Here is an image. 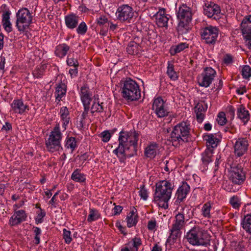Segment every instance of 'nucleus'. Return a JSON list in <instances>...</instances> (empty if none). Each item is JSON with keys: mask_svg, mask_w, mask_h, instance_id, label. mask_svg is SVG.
<instances>
[{"mask_svg": "<svg viewBox=\"0 0 251 251\" xmlns=\"http://www.w3.org/2000/svg\"><path fill=\"white\" fill-rule=\"evenodd\" d=\"M139 133L134 129L129 131H121L118 137L119 145L113 152L121 163L125 164L127 158L137 155Z\"/></svg>", "mask_w": 251, "mask_h": 251, "instance_id": "obj_1", "label": "nucleus"}, {"mask_svg": "<svg viewBox=\"0 0 251 251\" xmlns=\"http://www.w3.org/2000/svg\"><path fill=\"white\" fill-rule=\"evenodd\" d=\"M174 184L166 180H160L155 184L153 201L159 207L166 209L168 201L171 199Z\"/></svg>", "mask_w": 251, "mask_h": 251, "instance_id": "obj_2", "label": "nucleus"}, {"mask_svg": "<svg viewBox=\"0 0 251 251\" xmlns=\"http://www.w3.org/2000/svg\"><path fill=\"white\" fill-rule=\"evenodd\" d=\"M190 125L187 122H181L173 127L171 133V141L173 145L177 146L187 142L190 136Z\"/></svg>", "mask_w": 251, "mask_h": 251, "instance_id": "obj_3", "label": "nucleus"}, {"mask_svg": "<svg viewBox=\"0 0 251 251\" xmlns=\"http://www.w3.org/2000/svg\"><path fill=\"white\" fill-rule=\"evenodd\" d=\"M186 238L188 242L193 246L207 247L209 245L210 237L200 226H195L187 233Z\"/></svg>", "mask_w": 251, "mask_h": 251, "instance_id": "obj_4", "label": "nucleus"}, {"mask_svg": "<svg viewBox=\"0 0 251 251\" xmlns=\"http://www.w3.org/2000/svg\"><path fill=\"white\" fill-rule=\"evenodd\" d=\"M122 95L128 101L138 100L141 97V90L138 83L134 80L127 78L122 81Z\"/></svg>", "mask_w": 251, "mask_h": 251, "instance_id": "obj_5", "label": "nucleus"}, {"mask_svg": "<svg viewBox=\"0 0 251 251\" xmlns=\"http://www.w3.org/2000/svg\"><path fill=\"white\" fill-rule=\"evenodd\" d=\"M15 26L20 32L27 31L32 23V13L26 8H22L16 13Z\"/></svg>", "mask_w": 251, "mask_h": 251, "instance_id": "obj_6", "label": "nucleus"}, {"mask_svg": "<svg viewBox=\"0 0 251 251\" xmlns=\"http://www.w3.org/2000/svg\"><path fill=\"white\" fill-rule=\"evenodd\" d=\"M62 136L60 125L57 124L45 142L46 148L49 151L53 152L58 151L60 148L62 149L61 146Z\"/></svg>", "mask_w": 251, "mask_h": 251, "instance_id": "obj_7", "label": "nucleus"}, {"mask_svg": "<svg viewBox=\"0 0 251 251\" xmlns=\"http://www.w3.org/2000/svg\"><path fill=\"white\" fill-rule=\"evenodd\" d=\"M192 15L191 8L186 4H182L178 8L177 13V17L179 20L177 27L178 31L183 33L184 30L188 29V25L192 20Z\"/></svg>", "mask_w": 251, "mask_h": 251, "instance_id": "obj_8", "label": "nucleus"}, {"mask_svg": "<svg viewBox=\"0 0 251 251\" xmlns=\"http://www.w3.org/2000/svg\"><path fill=\"white\" fill-rule=\"evenodd\" d=\"M219 34V29L216 26L208 25L201 29V35L204 42L209 45L216 43Z\"/></svg>", "mask_w": 251, "mask_h": 251, "instance_id": "obj_9", "label": "nucleus"}, {"mask_svg": "<svg viewBox=\"0 0 251 251\" xmlns=\"http://www.w3.org/2000/svg\"><path fill=\"white\" fill-rule=\"evenodd\" d=\"M216 72L211 67H206L201 74L197 77V81L200 86L207 87L213 81Z\"/></svg>", "mask_w": 251, "mask_h": 251, "instance_id": "obj_10", "label": "nucleus"}, {"mask_svg": "<svg viewBox=\"0 0 251 251\" xmlns=\"http://www.w3.org/2000/svg\"><path fill=\"white\" fill-rule=\"evenodd\" d=\"M240 27L246 45L249 49H251V14L243 18Z\"/></svg>", "mask_w": 251, "mask_h": 251, "instance_id": "obj_11", "label": "nucleus"}, {"mask_svg": "<svg viewBox=\"0 0 251 251\" xmlns=\"http://www.w3.org/2000/svg\"><path fill=\"white\" fill-rule=\"evenodd\" d=\"M203 9L205 16L215 20H219L222 15L220 6L212 1L205 3Z\"/></svg>", "mask_w": 251, "mask_h": 251, "instance_id": "obj_12", "label": "nucleus"}, {"mask_svg": "<svg viewBox=\"0 0 251 251\" xmlns=\"http://www.w3.org/2000/svg\"><path fill=\"white\" fill-rule=\"evenodd\" d=\"M246 178V173L241 166L231 167L229 172V179L234 184L241 185Z\"/></svg>", "mask_w": 251, "mask_h": 251, "instance_id": "obj_13", "label": "nucleus"}, {"mask_svg": "<svg viewBox=\"0 0 251 251\" xmlns=\"http://www.w3.org/2000/svg\"><path fill=\"white\" fill-rule=\"evenodd\" d=\"M133 15V9L128 4L121 5L116 11L117 18L122 22L127 21L129 23Z\"/></svg>", "mask_w": 251, "mask_h": 251, "instance_id": "obj_14", "label": "nucleus"}, {"mask_svg": "<svg viewBox=\"0 0 251 251\" xmlns=\"http://www.w3.org/2000/svg\"><path fill=\"white\" fill-rule=\"evenodd\" d=\"M152 109L158 118H163L168 116L169 111L167 104L160 97L155 99L152 105Z\"/></svg>", "mask_w": 251, "mask_h": 251, "instance_id": "obj_15", "label": "nucleus"}, {"mask_svg": "<svg viewBox=\"0 0 251 251\" xmlns=\"http://www.w3.org/2000/svg\"><path fill=\"white\" fill-rule=\"evenodd\" d=\"M11 112L13 114L22 115L29 110V106L22 99H15L10 104Z\"/></svg>", "mask_w": 251, "mask_h": 251, "instance_id": "obj_16", "label": "nucleus"}, {"mask_svg": "<svg viewBox=\"0 0 251 251\" xmlns=\"http://www.w3.org/2000/svg\"><path fill=\"white\" fill-rule=\"evenodd\" d=\"M249 143L246 138H240L235 142L234 145V152L238 157L243 156L247 152L248 149Z\"/></svg>", "mask_w": 251, "mask_h": 251, "instance_id": "obj_17", "label": "nucleus"}, {"mask_svg": "<svg viewBox=\"0 0 251 251\" xmlns=\"http://www.w3.org/2000/svg\"><path fill=\"white\" fill-rule=\"evenodd\" d=\"M27 215L24 210L15 211L9 220V224L11 226H14L20 224L26 221Z\"/></svg>", "mask_w": 251, "mask_h": 251, "instance_id": "obj_18", "label": "nucleus"}, {"mask_svg": "<svg viewBox=\"0 0 251 251\" xmlns=\"http://www.w3.org/2000/svg\"><path fill=\"white\" fill-rule=\"evenodd\" d=\"M80 97L83 105H90L92 94L88 85L84 84L80 88Z\"/></svg>", "mask_w": 251, "mask_h": 251, "instance_id": "obj_19", "label": "nucleus"}, {"mask_svg": "<svg viewBox=\"0 0 251 251\" xmlns=\"http://www.w3.org/2000/svg\"><path fill=\"white\" fill-rule=\"evenodd\" d=\"M156 25L161 27H167L169 17L165 14V9L161 8L154 15Z\"/></svg>", "mask_w": 251, "mask_h": 251, "instance_id": "obj_20", "label": "nucleus"}, {"mask_svg": "<svg viewBox=\"0 0 251 251\" xmlns=\"http://www.w3.org/2000/svg\"><path fill=\"white\" fill-rule=\"evenodd\" d=\"M55 86L54 95L56 101H57V103H59L62 98L66 95L67 92V85L62 81H60V82L56 83Z\"/></svg>", "mask_w": 251, "mask_h": 251, "instance_id": "obj_21", "label": "nucleus"}, {"mask_svg": "<svg viewBox=\"0 0 251 251\" xmlns=\"http://www.w3.org/2000/svg\"><path fill=\"white\" fill-rule=\"evenodd\" d=\"M190 186L186 182H182L181 186H180L176 193V200L182 201L184 199L186 198L187 194L190 191Z\"/></svg>", "mask_w": 251, "mask_h": 251, "instance_id": "obj_22", "label": "nucleus"}, {"mask_svg": "<svg viewBox=\"0 0 251 251\" xmlns=\"http://www.w3.org/2000/svg\"><path fill=\"white\" fill-rule=\"evenodd\" d=\"M79 18L75 14H70L65 17L66 26L70 29H74L78 25Z\"/></svg>", "mask_w": 251, "mask_h": 251, "instance_id": "obj_23", "label": "nucleus"}, {"mask_svg": "<svg viewBox=\"0 0 251 251\" xmlns=\"http://www.w3.org/2000/svg\"><path fill=\"white\" fill-rule=\"evenodd\" d=\"M105 107L104 106V103L103 102H100L99 96H94V100L93 101V104L91 107V113L92 115H94L95 113H102L105 111Z\"/></svg>", "mask_w": 251, "mask_h": 251, "instance_id": "obj_24", "label": "nucleus"}, {"mask_svg": "<svg viewBox=\"0 0 251 251\" xmlns=\"http://www.w3.org/2000/svg\"><path fill=\"white\" fill-rule=\"evenodd\" d=\"M11 12L8 10L3 12L2 15V25L4 29L8 32L12 31V24L10 21Z\"/></svg>", "mask_w": 251, "mask_h": 251, "instance_id": "obj_25", "label": "nucleus"}, {"mask_svg": "<svg viewBox=\"0 0 251 251\" xmlns=\"http://www.w3.org/2000/svg\"><path fill=\"white\" fill-rule=\"evenodd\" d=\"M59 114L62 122V126L64 129H66L70 120V113L68 108L66 106L61 107Z\"/></svg>", "mask_w": 251, "mask_h": 251, "instance_id": "obj_26", "label": "nucleus"}, {"mask_svg": "<svg viewBox=\"0 0 251 251\" xmlns=\"http://www.w3.org/2000/svg\"><path fill=\"white\" fill-rule=\"evenodd\" d=\"M237 117L240 119L244 124H246L250 120V114L243 105H239L237 108Z\"/></svg>", "mask_w": 251, "mask_h": 251, "instance_id": "obj_27", "label": "nucleus"}, {"mask_svg": "<svg viewBox=\"0 0 251 251\" xmlns=\"http://www.w3.org/2000/svg\"><path fill=\"white\" fill-rule=\"evenodd\" d=\"M203 139L206 142L207 146L214 148L217 146L220 139L217 137L216 134H207L204 135Z\"/></svg>", "mask_w": 251, "mask_h": 251, "instance_id": "obj_28", "label": "nucleus"}, {"mask_svg": "<svg viewBox=\"0 0 251 251\" xmlns=\"http://www.w3.org/2000/svg\"><path fill=\"white\" fill-rule=\"evenodd\" d=\"M70 50V47L66 44H61L57 45L55 48V54L60 58H63L67 53Z\"/></svg>", "mask_w": 251, "mask_h": 251, "instance_id": "obj_29", "label": "nucleus"}, {"mask_svg": "<svg viewBox=\"0 0 251 251\" xmlns=\"http://www.w3.org/2000/svg\"><path fill=\"white\" fill-rule=\"evenodd\" d=\"M157 148L158 145L155 143L149 145L145 149V155L147 157L154 158L156 155Z\"/></svg>", "mask_w": 251, "mask_h": 251, "instance_id": "obj_30", "label": "nucleus"}, {"mask_svg": "<svg viewBox=\"0 0 251 251\" xmlns=\"http://www.w3.org/2000/svg\"><path fill=\"white\" fill-rule=\"evenodd\" d=\"M71 179L75 182L82 183L86 181L85 175L80 173L79 169H75L71 175Z\"/></svg>", "mask_w": 251, "mask_h": 251, "instance_id": "obj_31", "label": "nucleus"}, {"mask_svg": "<svg viewBox=\"0 0 251 251\" xmlns=\"http://www.w3.org/2000/svg\"><path fill=\"white\" fill-rule=\"evenodd\" d=\"M142 242L140 238L135 237L131 240L128 242L127 245L130 248V251H138L139 247L142 245Z\"/></svg>", "mask_w": 251, "mask_h": 251, "instance_id": "obj_32", "label": "nucleus"}, {"mask_svg": "<svg viewBox=\"0 0 251 251\" xmlns=\"http://www.w3.org/2000/svg\"><path fill=\"white\" fill-rule=\"evenodd\" d=\"M141 50V47L140 45L133 42H129L126 48V51L128 54L131 55L138 54Z\"/></svg>", "mask_w": 251, "mask_h": 251, "instance_id": "obj_33", "label": "nucleus"}, {"mask_svg": "<svg viewBox=\"0 0 251 251\" xmlns=\"http://www.w3.org/2000/svg\"><path fill=\"white\" fill-rule=\"evenodd\" d=\"M181 228L172 226V228L170 229L171 233L167 241H171L172 240V242H175L178 238L180 237L182 233L181 231Z\"/></svg>", "mask_w": 251, "mask_h": 251, "instance_id": "obj_34", "label": "nucleus"}, {"mask_svg": "<svg viewBox=\"0 0 251 251\" xmlns=\"http://www.w3.org/2000/svg\"><path fill=\"white\" fill-rule=\"evenodd\" d=\"M193 211L191 208L187 205H185L181 207L179 211H178L177 214H181L183 217L186 218V221H188L193 216Z\"/></svg>", "mask_w": 251, "mask_h": 251, "instance_id": "obj_35", "label": "nucleus"}, {"mask_svg": "<svg viewBox=\"0 0 251 251\" xmlns=\"http://www.w3.org/2000/svg\"><path fill=\"white\" fill-rule=\"evenodd\" d=\"M175 220L172 226L182 229L185 224V217L181 214H176L175 215Z\"/></svg>", "mask_w": 251, "mask_h": 251, "instance_id": "obj_36", "label": "nucleus"}, {"mask_svg": "<svg viewBox=\"0 0 251 251\" xmlns=\"http://www.w3.org/2000/svg\"><path fill=\"white\" fill-rule=\"evenodd\" d=\"M167 74L169 78L173 80H176L178 78L177 75L174 70V66L170 62H168Z\"/></svg>", "mask_w": 251, "mask_h": 251, "instance_id": "obj_37", "label": "nucleus"}, {"mask_svg": "<svg viewBox=\"0 0 251 251\" xmlns=\"http://www.w3.org/2000/svg\"><path fill=\"white\" fill-rule=\"evenodd\" d=\"M89 213L87 218V221L89 223L96 221L100 217V214L96 209H90Z\"/></svg>", "mask_w": 251, "mask_h": 251, "instance_id": "obj_38", "label": "nucleus"}, {"mask_svg": "<svg viewBox=\"0 0 251 251\" xmlns=\"http://www.w3.org/2000/svg\"><path fill=\"white\" fill-rule=\"evenodd\" d=\"M242 224L246 232L251 234V215L245 216Z\"/></svg>", "mask_w": 251, "mask_h": 251, "instance_id": "obj_39", "label": "nucleus"}, {"mask_svg": "<svg viewBox=\"0 0 251 251\" xmlns=\"http://www.w3.org/2000/svg\"><path fill=\"white\" fill-rule=\"evenodd\" d=\"M189 45L186 43H181L175 47H172L171 50V53L172 55L179 53L184 49L188 48Z\"/></svg>", "mask_w": 251, "mask_h": 251, "instance_id": "obj_40", "label": "nucleus"}, {"mask_svg": "<svg viewBox=\"0 0 251 251\" xmlns=\"http://www.w3.org/2000/svg\"><path fill=\"white\" fill-rule=\"evenodd\" d=\"M212 157V151L210 150H206L202 153L201 160L203 164L207 165L211 162Z\"/></svg>", "mask_w": 251, "mask_h": 251, "instance_id": "obj_41", "label": "nucleus"}, {"mask_svg": "<svg viewBox=\"0 0 251 251\" xmlns=\"http://www.w3.org/2000/svg\"><path fill=\"white\" fill-rule=\"evenodd\" d=\"M45 68V65L37 67L32 72L33 76L37 78H41L44 74Z\"/></svg>", "mask_w": 251, "mask_h": 251, "instance_id": "obj_42", "label": "nucleus"}, {"mask_svg": "<svg viewBox=\"0 0 251 251\" xmlns=\"http://www.w3.org/2000/svg\"><path fill=\"white\" fill-rule=\"evenodd\" d=\"M211 209V204L209 202H207L203 204L201 209V213L203 217L207 218H210V210Z\"/></svg>", "mask_w": 251, "mask_h": 251, "instance_id": "obj_43", "label": "nucleus"}, {"mask_svg": "<svg viewBox=\"0 0 251 251\" xmlns=\"http://www.w3.org/2000/svg\"><path fill=\"white\" fill-rule=\"evenodd\" d=\"M207 109V105L204 102H198L194 107L196 114L206 112Z\"/></svg>", "mask_w": 251, "mask_h": 251, "instance_id": "obj_44", "label": "nucleus"}, {"mask_svg": "<svg viewBox=\"0 0 251 251\" xmlns=\"http://www.w3.org/2000/svg\"><path fill=\"white\" fill-rule=\"evenodd\" d=\"M65 147L69 149H71V152H72L76 147V142L75 137H71L67 139L65 145Z\"/></svg>", "mask_w": 251, "mask_h": 251, "instance_id": "obj_45", "label": "nucleus"}, {"mask_svg": "<svg viewBox=\"0 0 251 251\" xmlns=\"http://www.w3.org/2000/svg\"><path fill=\"white\" fill-rule=\"evenodd\" d=\"M87 29L86 23L84 22H82L79 25L78 24L76 30L78 34L83 35L87 32Z\"/></svg>", "mask_w": 251, "mask_h": 251, "instance_id": "obj_46", "label": "nucleus"}, {"mask_svg": "<svg viewBox=\"0 0 251 251\" xmlns=\"http://www.w3.org/2000/svg\"><path fill=\"white\" fill-rule=\"evenodd\" d=\"M84 107V111L82 112L81 117H80V124L83 126L84 124V120L87 118L88 116V113L90 109V105H83Z\"/></svg>", "mask_w": 251, "mask_h": 251, "instance_id": "obj_47", "label": "nucleus"}, {"mask_svg": "<svg viewBox=\"0 0 251 251\" xmlns=\"http://www.w3.org/2000/svg\"><path fill=\"white\" fill-rule=\"evenodd\" d=\"M223 188L228 192H236L238 190V189L237 188L234 184H230L226 181L223 184Z\"/></svg>", "mask_w": 251, "mask_h": 251, "instance_id": "obj_48", "label": "nucleus"}, {"mask_svg": "<svg viewBox=\"0 0 251 251\" xmlns=\"http://www.w3.org/2000/svg\"><path fill=\"white\" fill-rule=\"evenodd\" d=\"M230 203L234 208H238L241 204L240 198L237 196H233L230 199Z\"/></svg>", "mask_w": 251, "mask_h": 251, "instance_id": "obj_49", "label": "nucleus"}, {"mask_svg": "<svg viewBox=\"0 0 251 251\" xmlns=\"http://www.w3.org/2000/svg\"><path fill=\"white\" fill-rule=\"evenodd\" d=\"M242 75L245 79L251 76V68L248 65H245L242 69Z\"/></svg>", "mask_w": 251, "mask_h": 251, "instance_id": "obj_50", "label": "nucleus"}, {"mask_svg": "<svg viewBox=\"0 0 251 251\" xmlns=\"http://www.w3.org/2000/svg\"><path fill=\"white\" fill-rule=\"evenodd\" d=\"M71 231L67 230L66 228L63 230V238L65 242L69 244L72 241V238L71 236Z\"/></svg>", "mask_w": 251, "mask_h": 251, "instance_id": "obj_51", "label": "nucleus"}, {"mask_svg": "<svg viewBox=\"0 0 251 251\" xmlns=\"http://www.w3.org/2000/svg\"><path fill=\"white\" fill-rule=\"evenodd\" d=\"M33 232L35 234L34 239L35 241V244L38 245L40 242V236L41 234V230L38 227H33Z\"/></svg>", "mask_w": 251, "mask_h": 251, "instance_id": "obj_52", "label": "nucleus"}, {"mask_svg": "<svg viewBox=\"0 0 251 251\" xmlns=\"http://www.w3.org/2000/svg\"><path fill=\"white\" fill-rule=\"evenodd\" d=\"M96 22L97 24L100 26H103L106 24H108V25H109L107 18L104 15H100V17H98Z\"/></svg>", "mask_w": 251, "mask_h": 251, "instance_id": "obj_53", "label": "nucleus"}, {"mask_svg": "<svg viewBox=\"0 0 251 251\" xmlns=\"http://www.w3.org/2000/svg\"><path fill=\"white\" fill-rule=\"evenodd\" d=\"M99 136L103 142L106 143L109 141L111 135L108 130H104L99 135Z\"/></svg>", "mask_w": 251, "mask_h": 251, "instance_id": "obj_54", "label": "nucleus"}, {"mask_svg": "<svg viewBox=\"0 0 251 251\" xmlns=\"http://www.w3.org/2000/svg\"><path fill=\"white\" fill-rule=\"evenodd\" d=\"M139 195L141 198L146 201L148 198V193L147 190L145 188V185H142L140 187V190L139 192Z\"/></svg>", "mask_w": 251, "mask_h": 251, "instance_id": "obj_55", "label": "nucleus"}, {"mask_svg": "<svg viewBox=\"0 0 251 251\" xmlns=\"http://www.w3.org/2000/svg\"><path fill=\"white\" fill-rule=\"evenodd\" d=\"M127 226L128 227H131L136 225L138 222V218L135 217H127Z\"/></svg>", "mask_w": 251, "mask_h": 251, "instance_id": "obj_56", "label": "nucleus"}, {"mask_svg": "<svg viewBox=\"0 0 251 251\" xmlns=\"http://www.w3.org/2000/svg\"><path fill=\"white\" fill-rule=\"evenodd\" d=\"M217 120L218 124L221 126L224 125L226 122L225 113L223 112L219 113Z\"/></svg>", "mask_w": 251, "mask_h": 251, "instance_id": "obj_57", "label": "nucleus"}, {"mask_svg": "<svg viewBox=\"0 0 251 251\" xmlns=\"http://www.w3.org/2000/svg\"><path fill=\"white\" fill-rule=\"evenodd\" d=\"M67 65L69 66L78 67L79 63L76 58H68L67 60Z\"/></svg>", "mask_w": 251, "mask_h": 251, "instance_id": "obj_58", "label": "nucleus"}, {"mask_svg": "<svg viewBox=\"0 0 251 251\" xmlns=\"http://www.w3.org/2000/svg\"><path fill=\"white\" fill-rule=\"evenodd\" d=\"M46 216V212L41 209V211L39 213L35 219L36 224L42 223L43 222V218Z\"/></svg>", "mask_w": 251, "mask_h": 251, "instance_id": "obj_59", "label": "nucleus"}, {"mask_svg": "<svg viewBox=\"0 0 251 251\" xmlns=\"http://www.w3.org/2000/svg\"><path fill=\"white\" fill-rule=\"evenodd\" d=\"M223 61L226 65L232 63L233 62L232 56L230 54H226L224 57Z\"/></svg>", "mask_w": 251, "mask_h": 251, "instance_id": "obj_60", "label": "nucleus"}, {"mask_svg": "<svg viewBox=\"0 0 251 251\" xmlns=\"http://www.w3.org/2000/svg\"><path fill=\"white\" fill-rule=\"evenodd\" d=\"M227 113L229 114L230 119H233L235 116V109L232 105H229L227 107Z\"/></svg>", "mask_w": 251, "mask_h": 251, "instance_id": "obj_61", "label": "nucleus"}, {"mask_svg": "<svg viewBox=\"0 0 251 251\" xmlns=\"http://www.w3.org/2000/svg\"><path fill=\"white\" fill-rule=\"evenodd\" d=\"M74 68H71L69 70V74L71 77H75L78 74V67H73Z\"/></svg>", "mask_w": 251, "mask_h": 251, "instance_id": "obj_62", "label": "nucleus"}, {"mask_svg": "<svg viewBox=\"0 0 251 251\" xmlns=\"http://www.w3.org/2000/svg\"><path fill=\"white\" fill-rule=\"evenodd\" d=\"M123 207L120 205H116L113 209V214L114 215H119L122 212Z\"/></svg>", "mask_w": 251, "mask_h": 251, "instance_id": "obj_63", "label": "nucleus"}, {"mask_svg": "<svg viewBox=\"0 0 251 251\" xmlns=\"http://www.w3.org/2000/svg\"><path fill=\"white\" fill-rule=\"evenodd\" d=\"M156 225V222L155 220L149 221L148 224V228L150 230H153Z\"/></svg>", "mask_w": 251, "mask_h": 251, "instance_id": "obj_64", "label": "nucleus"}]
</instances>
